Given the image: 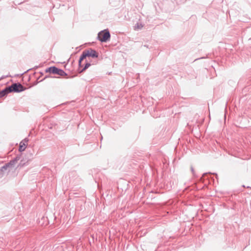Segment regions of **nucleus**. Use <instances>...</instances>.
Here are the masks:
<instances>
[{
  "label": "nucleus",
  "instance_id": "10",
  "mask_svg": "<svg viewBox=\"0 0 251 251\" xmlns=\"http://www.w3.org/2000/svg\"><path fill=\"white\" fill-rule=\"evenodd\" d=\"M91 66V63L87 62L85 64V65L84 66V67L83 68L82 70L81 71L82 72V71H85V70H86L88 67H89L90 66Z\"/></svg>",
  "mask_w": 251,
  "mask_h": 251
},
{
  "label": "nucleus",
  "instance_id": "12",
  "mask_svg": "<svg viewBox=\"0 0 251 251\" xmlns=\"http://www.w3.org/2000/svg\"><path fill=\"white\" fill-rule=\"evenodd\" d=\"M25 142H27L28 141V140H26V139H25Z\"/></svg>",
  "mask_w": 251,
  "mask_h": 251
},
{
  "label": "nucleus",
  "instance_id": "7",
  "mask_svg": "<svg viewBox=\"0 0 251 251\" xmlns=\"http://www.w3.org/2000/svg\"><path fill=\"white\" fill-rule=\"evenodd\" d=\"M88 57L86 51H83L79 59V65L80 66L82 61Z\"/></svg>",
  "mask_w": 251,
  "mask_h": 251
},
{
  "label": "nucleus",
  "instance_id": "5",
  "mask_svg": "<svg viewBox=\"0 0 251 251\" xmlns=\"http://www.w3.org/2000/svg\"><path fill=\"white\" fill-rule=\"evenodd\" d=\"M85 51L88 57H92L93 58H97L98 57V53L94 50L90 49Z\"/></svg>",
  "mask_w": 251,
  "mask_h": 251
},
{
  "label": "nucleus",
  "instance_id": "6",
  "mask_svg": "<svg viewBox=\"0 0 251 251\" xmlns=\"http://www.w3.org/2000/svg\"><path fill=\"white\" fill-rule=\"evenodd\" d=\"M10 93L9 87H6L4 90L0 92V98L6 96L7 94Z\"/></svg>",
  "mask_w": 251,
  "mask_h": 251
},
{
  "label": "nucleus",
  "instance_id": "9",
  "mask_svg": "<svg viewBox=\"0 0 251 251\" xmlns=\"http://www.w3.org/2000/svg\"><path fill=\"white\" fill-rule=\"evenodd\" d=\"M143 25L141 24L137 23L135 25V29H140L143 27Z\"/></svg>",
  "mask_w": 251,
  "mask_h": 251
},
{
  "label": "nucleus",
  "instance_id": "2",
  "mask_svg": "<svg viewBox=\"0 0 251 251\" xmlns=\"http://www.w3.org/2000/svg\"><path fill=\"white\" fill-rule=\"evenodd\" d=\"M98 38L102 42H105L110 38V34L108 31L103 30L98 33Z\"/></svg>",
  "mask_w": 251,
  "mask_h": 251
},
{
  "label": "nucleus",
  "instance_id": "8",
  "mask_svg": "<svg viewBox=\"0 0 251 251\" xmlns=\"http://www.w3.org/2000/svg\"><path fill=\"white\" fill-rule=\"evenodd\" d=\"M26 148V145L25 143H23V142H21L20 144L19 149V150L20 151L22 152L25 151V149Z\"/></svg>",
  "mask_w": 251,
  "mask_h": 251
},
{
  "label": "nucleus",
  "instance_id": "3",
  "mask_svg": "<svg viewBox=\"0 0 251 251\" xmlns=\"http://www.w3.org/2000/svg\"><path fill=\"white\" fill-rule=\"evenodd\" d=\"M46 72H50L53 74H57L62 76L67 75V74L63 70L58 69L55 67L48 68L46 69Z\"/></svg>",
  "mask_w": 251,
  "mask_h": 251
},
{
  "label": "nucleus",
  "instance_id": "11",
  "mask_svg": "<svg viewBox=\"0 0 251 251\" xmlns=\"http://www.w3.org/2000/svg\"><path fill=\"white\" fill-rule=\"evenodd\" d=\"M191 171L193 173V174H194V169H193V167H191Z\"/></svg>",
  "mask_w": 251,
  "mask_h": 251
},
{
  "label": "nucleus",
  "instance_id": "1",
  "mask_svg": "<svg viewBox=\"0 0 251 251\" xmlns=\"http://www.w3.org/2000/svg\"><path fill=\"white\" fill-rule=\"evenodd\" d=\"M9 91L10 92H14L17 93L21 92L26 89L20 83H13L11 86H9Z\"/></svg>",
  "mask_w": 251,
  "mask_h": 251
},
{
  "label": "nucleus",
  "instance_id": "4",
  "mask_svg": "<svg viewBox=\"0 0 251 251\" xmlns=\"http://www.w3.org/2000/svg\"><path fill=\"white\" fill-rule=\"evenodd\" d=\"M14 161H10V162L5 164L0 169V178H1L4 176L5 171L8 167H12L14 165Z\"/></svg>",
  "mask_w": 251,
  "mask_h": 251
}]
</instances>
